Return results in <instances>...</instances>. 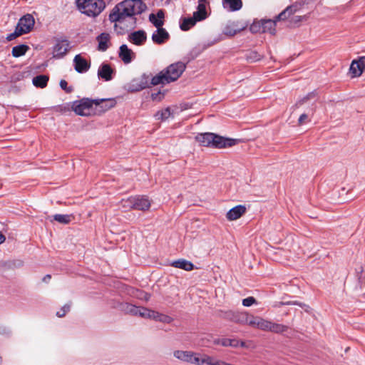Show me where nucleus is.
<instances>
[{
  "label": "nucleus",
  "mask_w": 365,
  "mask_h": 365,
  "mask_svg": "<svg viewBox=\"0 0 365 365\" xmlns=\"http://www.w3.org/2000/svg\"><path fill=\"white\" fill-rule=\"evenodd\" d=\"M121 205H122V207L125 209L133 210V207L131 205V203L129 201V198H127L125 200H122Z\"/></svg>",
  "instance_id": "nucleus-44"
},
{
  "label": "nucleus",
  "mask_w": 365,
  "mask_h": 365,
  "mask_svg": "<svg viewBox=\"0 0 365 365\" xmlns=\"http://www.w3.org/2000/svg\"><path fill=\"white\" fill-rule=\"evenodd\" d=\"M160 95H161L160 93H153L152 98L153 100H157V99L160 100V97L158 98V96H160Z\"/></svg>",
  "instance_id": "nucleus-48"
},
{
  "label": "nucleus",
  "mask_w": 365,
  "mask_h": 365,
  "mask_svg": "<svg viewBox=\"0 0 365 365\" xmlns=\"http://www.w3.org/2000/svg\"><path fill=\"white\" fill-rule=\"evenodd\" d=\"M113 71L108 64H103L98 69V76L105 81H110L112 78Z\"/></svg>",
  "instance_id": "nucleus-22"
},
{
  "label": "nucleus",
  "mask_w": 365,
  "mask_h": 365,
  "mask_svg": "<svg viewBox=\"0 0 365 365\" xmlns=\"http://www.w3.org/2000/svg\"><path fill=\"white\" fill-rule=\"evenodd\" d=\"M299 9L297 5H292L287 7L284 11L281 12L277 17V20H284L293 15Z\"/></svg>",
  "instance_id": "nucleus-24"
},
{
  "label": "nucleus",
  "mask_w": 365,
  "mask_h": 365,
  "mask_svg": "<svg viewBox=\"0 0 365 365\" xmlns=\"http://www.w3.org/2000/svg\"><path fill=\"white\" fill-rule=\"evenodd\" d=\"M133 210L147 212L151 207L152 200L145 195H139L129 197Z\"/></svg>",
  "instance_id": "nucleus-9"
},
{
  "label": "nucleus",
  "mask_w": 365,
  "mask_h": 365,
  "mask_svg": "<svg viewBox=\"0 0 365 365\" xmlns=\"http://www.w3.org/2000/svg\"><path fill=\"white\" fill-rule=\"evenodd\" d=\"M135 296L140 299H144L145 301H148L150 298V294L141 291H137Z\"/></svg>",
  "instance_id": "nucleus-40"
},
{
  "label": "nucleus",
  "mask_w": 365,
  "mask_h": 365,
  "mask_svg": "<svg viewBox=\"0 0 365 365\" xmlns=\"http://www.w3.org/2000/svg\"><path fill=\"white\" fill-rule=\"evenodd\" d=\"M250 30L252 33L262 32V21L254 22L250 27Z\"/></svg>",
  "instance_id": "nucleus-35"
},
{
  "label": "nucleus",
  "mask_w": 365,
  "mask_h": 365,
  "mask_svg": "<svg viewBox=\"0 0 365 365\" xmlns=\"http://www.w3.org/2000/svg\"><path fill=\"white\" fill-rule=\"evenodd\" d=\"M5 236L1 232H0V245L2 244L5 241Z\"/></svg>",
  "instance_id": "nucleus-50"
},
{
  "label": "nucleus",
  "mask_w": 365,
  "mask_h": 365,
  "mask_svg": "<svg viewBox=\"0 0 365 365\" xmlns=\"http://www.w3.org/2000/svg\"><path fill=\"white\" fill-rule=\"evenodd\" d=\"M70 50V43L67 39H57L53 47V57L61 58L65 56Z\"/></svg>",
  "instance_id": "nucleus-11"
},
{
  "label": "nucleus",
  "mask_w": 365,
  "mask_h": 365,
  "mask_svg": "<svg viewBox=\"0 0 365 365\" xmlns=\"http://www.w3.org/2000/svg\"><path fill=\"white\" fill-rule=\"evenodd\" d=\"M48 81V76L46 75H39L33 78V84L36 87L38 88H45L47 85V83Z\"/></svg>",
  "instance_id": "nucleus-28"
},
{
  "label": "nucleus",
  "mask_w": 365,
  "mask_h": 365,
  "mask_svg": "<svg viewBox=\"0 0 365 365\" xmlns=\"http://www.w3.org/2000/svg\"><path fill=\"white\" fill-rule=\"evenodd\" d=\"M262 32H268L271 34H275L276 21L274 20H262Z\"/></svg>",
  "instance_id": "nucleus-25"
},
{
  "label": "nucleus",
  "mask_w": 365,
  "mask_h": 365,
  "mask_svg": "<svg viewBox=\"0 0 365 365\" xmlns=\"http://www.w3.org/2000/svg\"><path fill=\"white\" fill-rule=\"evenodd\" d=\"M124 310L126 313L133 315L139 314L140 307H135L133 304H125Z\"/></svg>",
  "instance_id": "nucleus-34"
},
{
  "label": "nucleus",
  "mask_w": 365,
  "mask_h": 365,
  "mask_svg": "<svg viewBox=\"0 0 365 365\" xmlns=\"http://www.w3.org/2000/svg\"><path fill=\"white\" fill-rule=\"evenodd\" d=\"M73 218V217L69 215L57 214L53 216V219L61 224H68Z\"/></svg>",
  "instance_id": "nucleus-33"
},
{
  "label": "nucleus",
  "mask_w": 365,
  "mask_h": 365,
  "mask_svg": "<svg viewBox=\"0 0 365 365\" xmlns=\"http://www.w3.org/2000/svg\"><path fill=\"white\" fill-rule=\"evenodd\" d=\"M160 313H159L158 312H155V311H153V313L151 314L150 319H153L158 322V319L160 317Z\"/></svg>",
  "instance_id": "nucleus-45"
},
{
  "label": "nucleus",
  "mask_w": 365,
  "mask_h": 365,
  "mask_svg": "<svg viewBox=\"0 0 365 365\" xmlns=\"http://www.w3.org/2000/svg\"><path fill=\"white\" fill-rule=\"evenodd\" d=\"M71 110L78 115H95V112L93 111V102L89 98H82L81 100L73 101L71 103Z\"/></svg>",
  "instance_id": "nucleus-8"
},
{
  "label": "nucleus",
  "mask_w": 365,
  "mask_h": 365,
  "mask_svg": "<svg viewBox=\"0 0 365 365\" xmlns=\"http://www.w3.org/2000/svg\"><path fill=\"white\" fill-rule=\"evenodd\" d=\"M51 274H46V275H45V276L43 277L42 281H43V282L48 283V282L51 280Z\"/></svg>",
  "instance_id": "nucleus-47"
},
{
  "label": "nucleus",
  "mask_w": 365,
  "mask_h": 365,
  "mask_svg": "<svg viewBox=\"0 0 365 365\" xmlns=\"http://www.w3.org/2000/svg\"><path fill=\"white\" fill-rule=\"evenodd\" d=\"M144 0H124L118 3L111 11L109 20L111 22H121L127 17H132L144 12L147 6Z\"/></svg>",
  "instance_id": "nucleus-2"
},
{
  "label": "nucleus",
  "mask_w": 365,
  "mask_h": 365,
  "mask_svg": "<svg viewBox=\"0 0 365 365\" xmlns=\"http://www.w3.org/2000/svg\"><path fill=\"white\" fill-rule=\"evenodd\" d=\"M70 304H65L58 312H56V316L60 318L63 317L70 311Z\"/></svg>",
  "instance_id": "nucleus-36"
},
{
  "label": "nucleus",
  "mask_w": 365,
  "mask_h": 365,
  "mask_svg": "<svg viewBox=\"0 0 365 365\" xmlns=\"http://www.w3.org/2000/svg\"><path fill=\"white\" fill-rule=\"evenodd\" d=\"M75 69L78 73L86 72L88 70L90 65L87 61L80 55H76L74 58Z\"/></svg>",
  "instance_id": "nucleus-18"
},
{
  "label": "nucleus",
  "mask_w": 365,
  "mask_h": 365,
  "mask_svg": "<svg viewBox=\"0 0 365 365\" xmlns=\"http://www.w3.org/2000/svg\"><path fill=\"white\" fill-rule=\"evenodd\" d=\"M185 63L179 61L172 63L151 78V85L166 84L177 81L185 70Z\"/></svg>",
  "instance_id": "nucleus-3"
},
{
  "label": "nucleus",
  "mask_w": 365,
  "mask_h": 365,
  "mask_svg": "<svg viewBox=\"0 0 365 365\" xmlns=\"http://www.w3.org/2000/svg\"><path fill=\"white\" fill-rule=\"evenodd\" d=\"M172 115V113L170 108H166L159 110L155 115L157 120H165Z\"/></svg>",
  "instance_id": "nucleus-32"
},
{
  "label": "nucleus",
  "mask_w": 365,
  "mask_h": 365,
  "mask_svg": "<svg viewBox=\"0 0 365 365\" xmlns=\"http://www.w3.org/2000/svg\"><path fill=\"white\" fill-rule=\"evenodd\" d=\"M93 102V111L96 115H101L115 107L116 101L114 98H101L92 100Z\"/></svg>",
  "instance_id": "nucleus-10"
},
{
  "label": "nucleus",
  "mask_w": 365,
  "mask_h": 365,
  "mask_svg": "<svg viewBox=\"0 0 365 365\" xmlns=\"http://www.w3.org/2000/svg\"><path fill=\"white\" fill-rule=\"evenodd\" d=\"M197 21L193 17L185 18L180 24V29L183 31H187L192 27Z\"/></svg>",
  "instance_id": "nucleus-31"
},
{
  "label": "nucleus",
  "mask_w": 365,
  "mask_h": 365,
  "mask_svg": "<svg viewBox=\"0 0 365 365\" xmlns=\"http://www.w3.org/2000/svg\"><path fill=\"white\" fill-rule=\"evenodd\" d=\"M364 69L365 56H361L358 59L353 60L349 68L351 77L353 78L361 76Z\"/></svg>",
  "instance_id": "nucleus-13"
},
{
  "label": "nucleus",
  "mask_w": 365,
  "mask_h": 365,
  "mask_svg": "<svg viewBox=\"0 0 365 365\" xmlns=\"http://www.w3.org/2000/svg\"><path fill=\"white\" fill-rule=\"evenodd\" d=\"M98 42V50L104 51L108 48L110 35L107 33H102L97 37Z\"/></svg>",
  "instance_id": "nucleus-23"
},
{
  "label": "nucleus",
  "mask_w": 365,
  "mask_h": 365,
  "mask_svg": "<svg viewBox=\"0 0 365 365\" xmlns=\"http://www.w3.org/2000/svg\"><path fill=\"white\" fill-rule=\"evenodd\" d=\"M175 359L185 363L194 365H207L209 355L202 354L192 351L175 350L173 351Z\"/></svg>",
  "instance_id": "nucleus-6"
},
{
  "label": "nucleus",
  "mask_w": 365,
  "mask_h": 365,
  "mask_svg": "<svg viewBox=\"0 0 365 365\" xmlns=\"http://www.w3.org/2000/svg\"><path fill=\"white\" fill-rule=\"evenodd\" d=\"M19 32L20 31H18V29L16 28L15 31L14 33H12V34H10L7 36L6 39L8 41H12V40L15 39L16 37L21 36L22 34H19Z\"/></svg>",
  "instance_id": "nucleus-43"
},
{
  "label": "nucleus",
  "mask_w": 365,
  "mask_h": 365,
  "mask_svg": "<svg viewBox=\"0 0 365 365\" xmlns=\"http://www.w3.org/2000/svg\"><path fill=\"white\" fill-rule=\"evenodd\" d=\"M236 33V31H232L230 30L228 27H227L225 31V34L229 36H234Z\"/></svg>",
  "instance_id": "nucleus-46"
},
{
  "label": "nucleus",
  "mask_w": 365,
  "mask_h": 365,
  "mask_svg": "<svg viewBox=\"0 0 365 365\" xmlns=\"http://www.w3.org/2000/svg\"><path fill=\"white\" fill-rule=\"evenodd\" d=\"M1 362V357L0 356V363Z\"/></svg>",
  "instance_id": "nucleus-53"
},
{
  "label": "nucleus",
  "mask_w": 365,
  "mask_h": 365,
  "mask_svg": "<svg viewBox=\"0 0 365 365\" xmlns=\"http://www.w3.org/2000/svg\"><path fill=\"white\" fill-rule=\"evenodd\" d=\"M247 208L245 205H237L230 209L226 214V218L229 221H234L240 218L245 212Z\"/></svg>",
  "instance_id": "nucleus-15"
},
{
  "label": "nucleus",
  "mask_w": 365,
  "mask_h": 365,
  "mask_svg": "<svg viewBox=\"0 0 365 365\" xmlns=\"http://www.w3.org/2000/svg\"><path fill=\"white\" fill-rule=\"evenodd\" d=\"M164 18L165 14L161 9L156 14H150L149 15L150 21L157 28V30L153 34L152 40L158 44L163 43L170 37L167 31L162 27L164 24Z\"/></svg>",
  "instance_id": "nucleus-5"
},
{
  "label": "nucleus",
  "mask_w": 365,
  "mask_h": 365,
  "mask_svg": "<svg viewBox=\"0 0 365 365\" xmlns=\"http://www.w3.org/2000/svg\"><path fill=\"white\" fill-rule=\"evenodd\" d=\"M139 315L144 318L150 319L153 310L148 309L145 307H140Z\"/></svg>",
  "instance_id": "nucleus-37"
},
{
  "label": "nucleus",
  "mask_w": 365,
  "mask_h": 365,
  "mask_svg": "<svg viewBox=\"0 0 365 365\" xmlns=\"http://www.w3.org/2000/svg\"><path fill=\"white\" fill-rule=\"evenodd\" d=\"M151 84V81L150 82V78L148 76L142 75L138 78H134L130 84V88L133 91H139L147 87H148Z\"/></svg>",
  "instance_id": "nucleus-14"
},
{
  "label": "nucleus",
  "mask_w": 365,
  "mask_h": 365,
  "mask_svg": "<svg viewBox=\"0 0 365 365\" xmlns=\"http://www.w3.org/2000/svg\"><path fill=\"white\" fill-rule=\"evenodd\" d=\"M29 47L25 44H21L12 48V56L15 58H19L24 56L28 51Z\"/></svg>",
  "instance_id": "nucleus-27"
},
{
  "label": "nucleus",
  "mask_w": 365,
  "mask_h": 365,
  "mask_svg": "<svg viewBox=\"0 0 365 365\" xmlns=\"http://www.w3.org/2000/svg\"><path fill=\"white\" fill-rule=\"evenodd\" d=\"M134 53L126 45L120 47L119 57L125 63H129L133 59Z\"/></svg>",
  "instance_id": "nucleus-19"
},
{
  "label": "nucleus",
  "mask_w": 365,
  "mask_h": 365,
  "mask_svg": "<svg viewBox=\"0 0 365 365\" xmlns=\"http://www.w3.org/2000/svg\"><path fill=\"white\" fill-rule=\"evenodd\" d=\"M208 1H199L197 9L193 13V17L197 21H200L205 19L207 16V6Z\"/></svg>",
  "instance_id": "nucleus-16"
},
{
  "label": "nucleus",
  "mask_w": 365,
  "mask_h": 365,
  "mask_svg": "<svg viewBox=\"0 0 365 365\" xmlns=\"http://www.w3.org/2000/svg\"><path fill=\"white\" fill-rule=\"evenodd\" d=\"M280 305H299L301 307L304 308L305 307H307L306 304H302V303H299L297 301H289V302H280L279 303Z\"/></svg>",
  "instance_id": "nucleus-42"
},
{
  "label": "nucleus",
  "mask_w": 365,
  "mask_h": 365,
  "mask_svg": "<svg viewBox=\"0 0 365 365\" xmlns=\"http://www.w3.org/2000/svg\"><path fill=\"white\" fill-rule=\"evenodd\" d=\"M315 97L314 93H310L307 94V96H304L302 98L299 99L296 102V103L292 106V109L295 110L297 108H300L304 105L307 104V102L309 99L313 98Z\"/></svg>",
  "instance_id": "nucleus-29"
},
{
  "label": "nucleus",
  "mask_w": 365,
  "mask_h": 365,
  "mask_svg": "<svg viewBox=\"0 0 365 365\" xmlns=\"http://www.w3.org/2000/svg\"><path fill=\"white\" fill-rule=\"evenodd\" d=\"M199 1H208L209 0H198Z\"/></svg>",
  "instance_id": "nucleus-52"
},
{
  "label": "nucleus",
  "mask_w": 365,
  "mask_h": 365,
  "mask_svg": "<svg viewBox=\"0 0 365 365\" xmlns=\"http://www.w3.org/2000/svg\"><path fill=\"white\" fill-rule=\"evenodd\" d=\"M35 20L32 15L26 14L21 18L17 24L16 29L19 31V34H27L33 29Z\"/></svg>",
  "instance_id": "nucleus-12"
},
{
  "label": "nucleus",
  "mask_w": 365,
  "mask_h": 365,
  "mask_svg": "<svg viewBox=\"0 0 365 365\" xmlns=\"http://www.w3.org/2000/svg\"><path fill=\"white\" fill-rule=\"evenodd\" d=\"M60 86L63 90H64L68 93H71L73 91V88L71 87L68 86V83L65 80H61L60 81Z\"/></svg>",
  "instance_id": "nucleus-41"
},
{
  "label": "nucleus",
  "mask_w": 365,
  "mask_h": 365,
  "mask_svg": "<svg viewBox=\"0 0 365 365\" xmlns=\"http://www.w3.org/2000/svg\"><path fill=\"white\" fill-rule=\"evenodd\" d=\"M239 346H240L242 347H246V348L248 347V346H247L246 343L243 341H240Z\"/></svg>",
  "instance_id": "nucleus-51"
},
{
  "label": "nucleus",
  "mask_w": 365,
  "mask_h": 365,
  "mask_svg": "<svg viewBox=\"0 0 365 365\" xmlns=\"http://www.w3.org/2000/svg\"><path fill=\"white\" fill-rule=\"evenodd\" d=\"M171 266L175 267L184 269L185 271H191L194 269L193 264L184 259H178L176 261H174L171 263Z\"/></svg>",
  "instance_id": "nucleus-21"
},
{
  "label": "nucleus",
  "mask_w": 365,
  "mask_h": 365,
  "mask_svg": "<svg viewBox=\"0 0 365 365\" xmlns=\"http://www.w3.org/2000/svg\"><path fill=\"white\" fill-rule=\"evenodd\" d=\"M307 112L300 115L298 119V125H302L303 124L309 121V115L313 114L316 110V105L314 103L307 104Z\"/></svg>",
  "instance_id": "nucleus-20"
},
{
  "label": "nucleus",
  "mask_w": 365,
  "mask_h": 365,
  "mask_svg": "<svg viewBox=\"0 0 365 365\" xmlns=\"http://www.w3.org/2000/svg\"><path fill=\"white\" fill-rule=\"evenodd\" d=\"M215 343L223 346L237 347L239 346L240 341L235 339H222L217 340Z\"/></svg>",
  "instance_id": "nucleus-30"
},
{
  "label": "nucleus",
  "mask_w": 365,
  "mask_h": 365,
  "mask_svg": "<svg viewBox=\"0 0 365 365\" xmlns=\"http://www.w3.org/2000/svg\"><path fill=\"white\" fill-rule=\"evenodd\" d=\"M77 6L81 13L96 17L105 9L106 4L103 0H77Z\"/></svg>",
  "instance_id": "nucleus-7"
},
{
  "label": "nucleus",
  "mask_w": 365,
  "mask_h": 365,
  "mask_svg": "<svg viewBox=\"0 0 365 365\" xmlns=\"http://www.w3.org/2000/svg\"><path fill=\"white\" fill-rule=\"evenodd\" d=\"M146 38V34L142 30L134 31L128 36L129 41L138 46L143 44L145 42Z\"/></svg>",
  "instance_id": "nucleus-17"
},
{
  "label": "nucleus",
  "mask_w": 365,
  "mask_h": 365,
  "mask_svg": "<svg viewBox=\"0 0 365 365\" xmlns=\"http://www.w3.org/2000/svg\"><path fill=\"white\" fill-rule=\"evenodd\" d=\"M223 5L230 11H237L241 9L242 3L241 0H223Z\"/></svg>",
  "instance_id": "nucleus-26"
},
{
  "label": "nucleus",
  "mask_w": 365,
  "mask_h": 365,
  "mask_svg": "<svg viewBox=\"0 0 365 365\" xmlns=\"http://www.w3.org/2000/svg\"><path fill=\"white\" fill-rule=\"evenodd\" d=\"M158 322H160L163 323H166V324H170L173 322V318L168 315L160 313V317L158 319Z\"/></svg>",
  "instance_id": "nucleus-39"
},
{
  "label": "nucleus",
  "mask_w": 365,
  "mask_h": 365,
  "mask_svg": "<svg viewBox=\"0 0 365 365\" xmlns=\"http://www.w3.org/2000/svg\"><path fill=\"white\" fill-rule=\"evenodd\" d=\"M230 320L240 324H246L259 329L263 331H270L278 334H282L289 329L287 325L276 323L259 316H255L247 312H237L236 314H233Z\"/></svg>",
  "instance_id": "nucleus-1"
},
{
  "label": "nucleus",
  "mask_w": 365,
  "mask_h": 365,
  "mask_svg": "<svg viewBox=\"0 0 365 365\" xmlns=\"http://www.w3.org/2000/svg\"><path fill=\"white\" fill-rule=\"evenodd\" d=\"M195 140L202 146H212L217 148L232 147L237 144L240 140L225 138L212 133H200L195 136Z\"/></svg>",
  "instance_id": "nucleus-4"
},
{
  "label": "nucleus",
  "mask_w": 365,
  "mask_h": 365,
  "mask_svg": "<svg viewBox=\"0 0 365 365\" xmlns=\"http://www.w3.org/2000/svg\"><path fill=\"white\" fill-rule=\"evenodd\" d=\"M233 314H236V312H228L226 313V317L230 320V317H232Z\"/></svg>",
  "instance_id": "nucleus-49"
},
{
  "label": "nucleus",
  "mask_w": 365,
  "mask_h": 365,
  "mask_svg": "<svg viewBox=\"0 0 365 365\" xmlns=\"http://www.w3.org/2000/svg\"><path fill=\"white\" fill-rule=\"evenodd\" d=\"M255 304H257V300L253 297H249L242 300V305L245 307H250Z\"/></svg>",
  "instance_id": "nucleus-38"
}]
</instances>
